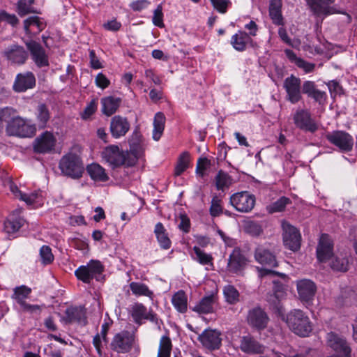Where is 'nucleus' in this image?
<instances>
[{
    "label": "nucleus",
    "instance_id": "nucleus-29",
    "mask_svg": "<svg viewBox=\"0 0 357 357\" xmlns=\"http://www.w3.org/2000/svg\"><path fill=\"white\" fill-rule=\"evenodd\" d=\"M121 102V98L119 97L107 96L102 98V112L108 116L112 115L116 112Z\"/></svg>",
    "mask_w": 357,
    "mask_h": 357
},
{
    "label": "nucleus",
    "instance_id": "nucleus-14",
    "mask_svg": "<svg viewBox=\"0 0 357 357\" xmlns=\"http://www.w3.org/2000/svg\"><path fill=\"white\" fill-rule=\"evenodd\" d=\"M56 139L54 135L45 131L38 135L33 143V148L35 153H49L54 150Z\"/></svg>",
    "mask_w": 357,
    "mask_h": 357
},
{
    "label": "nucleus",
    "instance_id": "nucleus-7",
    "mask_svg": "<svg viewBox=\"0 0 357 357\" xmlns=\"http://www.w3.org/2000/svg\"><path fill=\"white\" fill-rule=\"evenodd\" d=\"M103 271L104 266L100 261L91 260L86 266H80L76 269L75 275L78 280L89 284L93 278L98 280V276Z\"/></svg>",
    "mask_w": 357,
    "mask_h": 357
},
{
    "label": "nucleus",
    "instance_id": "nucleus-31",
    "mask_svg": "<svg viewBox=\"0 0 357 357\" xmlns=\"http://www.w3.org/2000/svg\"><path fill=\"white\" fill-rule=\"evenodd\" d=\"M154 234L162 249L168 250L171 248L172 242L166 229L161 222H158L154 229Z\"/></svg>",
    "mask_w": 357,
    "mask_h": 357
},
{
    "label": "nucleus",
    "instance_id": "nucleus-37",
    "mask_svg": "<svg viewBox=\"0 0 357 357\" xmlns=\"http://www.w3.org/2000/svg\"><path fill=\"white\" fill-rule=\"evenodd\" d=\"M165 116L163 113L155 114L153 120V138L158 141L160 139L165 128Z\"/></svg>",
    "mask_w": 357,
    "mask_h": 357
},
{
    "label": "nucleus",
    "instance_id": "nucleus-26",
    "mask_svg": "<svg viewBox=\"0 0 357 357\" xmlns=\"http://www.w3.org/2000/svg\"><path fill=\"white\" fill-rule=\"evenodd\" d=\"M335 0H307L313 14L317 16H326L332 13L330 5Z\"/></svg>",
    "mask_w": 357,
    "mask_h": 357
},
{
    "label": "nucleus",
    "instance_id": "nucleus-15",
    "mask_svg": "<svg viewBox=\"0 0 357 357\" xmlns=\"http://www.w3.org/2000/svg\"><path fill=\"white\" fill-rule=\"evenodd\" d=\"M198 340L206 349L211 351L217 350L222 345L221 333L215 329L208 328L199 335Z\"/></svg>",
    "mask_w": 357,
    "mask_h": 357
},
{
    "label": "nucleus",
    "instance_id": "nucleus-20",
    "mask_svg": "<svg viewBox=\"0 0 357 357\" xmlns=\"http://www.w3.org/2000/svg\"><path fill=\"white\" fill-rule=\"evenodd\" d=\"M247 259L239 248H235L230 254L227 268L231 273L238 274L247 265Z\"/></svg>",
    "mask_w": 357,
    "mask_h": 357
},
{
    "label": "nucleus",
    "instance_id": "nucleus-46",
    "mask_svg": "<svg viewBox=\"0 0 357 357\" xmlns=\"http://www.w3.org/2000/svg\"><path fill=\"white\" fill-rule=\"evenodd\" d=\"M290 203V199L285 197H282L277 201L267 206V210L270 213L281 212L284 210L286 206Z\"/></svg>",
    "mask_w": 357,
    "mask_h": 357
},
{
    "label": "nucleus",
    "instance_id": "nucleus-19",
    "mask_svg": "<svg viewBox=\"0 0 357 357\" xmlns=\"http://www.w3.org/2000/svg\"><path fill=\"white\" fill-rule=\"evenodd\" d=\"M255 259L258 263L270 267H277L278 265L275 255L271 251L270 246L266 244L256 248Z\"/></svg>",
    "mask_w": 357,
    "mask_h": 357
},
{
    "label": "nucleus",
    "instance_id": "nucleus-35",
    "mask_svg": "<svg viewBox=\"0 0 357 357\" xmlns=\"http://www.w3.org/2000/svg\"><path fill=\"white\" fill-rule=\"evenodd\" d=\"M269 15L273 23L283 25V17L281 13V4L278 0H271L269 5Z\"/></svg>",
    "mask_w": 357,
    "mask_h": 357
},
{
    "label": "nucleus",
    "instance_id": "nucleus-42",
    "mask_svg": "<svg viewBox=\"0 0 357 357\" xmlns=\"http://www.w3.org/2000/svg\"><path fill=\"white\" fill-rule=\"evenodd\" d=\"M331 267L334 271L345 272L349 268V259L347 256H337L332 259Z\"/></svg>",
    "mask_w": 357,
    "mask_h": 357
},
{
    "label": "nucleus",
    "instance_id": "nucleus-52",
    "mask_svg": "<svg viewBox=\"0 0 357 357\" xmlns=\"http://www.w3.org/2000/svg\"><path fill=\"white\" fill-rule=\"evenodd\" d=\"M308 98L313 99L319 105H323L326 103L327 100V94L325 91H322L317 89V87L307 96Z\"/></svg>",
    "mask_w": 357,
    "mask_h": 357
},
{
    "label": "nucleus",
    "instance_id": "nucleus-50",
    "mask_svg": "<svg viewBox=\"0 0 357 357\" xmlns=\"http://www.w3.org/2000/svg\"><path fill=\"white\" fill-rule=\"evenodd\" d=\"M194 252L196 255V259L202 265L212 264L213 257L211 255L206 254L199 247L193 248Z\"/></svg>",
    "mask_w": 357,
    "mask_h": 357
},
{
    "label": "nucleus",
    "instance_id": "nucleus-10",
    "mask_svg": "<svg viewBox=\"0 0 357 357\" xmlns=\"http://www.w3.org/2000/svg\"><path fill=\"white\" fill-rule=\"evenodd\" d=\"M326 138L330 143L338 147L342 151L348 152L353 148V137L344 131L335 130L328 132L326 135Z\"/></svg>",
    "mask_w": 357,
    "mask_h": 357
},
{
    "label": "nucleus",
    "instance_id": "nucleus-49",
    "mask_svg": "<svg viewBox=\"0 0 357 357\" xmlns=\"http://www.w3.org/2000/svg\"><path fill=\"white\" fill-rule=\"evenodd\" d=\"M223 212V207L222 206V200L217 196H214L211 202L209 208L210 215L212 217L220 216Z\"/></svg>",
    "mask_w": 357,
    "mask_h": 357
},
{
    "label": "nucleus",
    "instance_id": "nucleus-55",
    "mask_svg": "<svg viewBox=\"0 0 357 357\" xmlns=\"http://www.w3.org/2000/svg\"><path fill=\"white\" fill-rule=\"evenodd\" d=\"M130 153L128 152L126 158L127 159H135V164L137 158L141 155L142 148L138 143H132L130 144Z\"/></svg>",
    "mask_w": 357,
    "mask_h": 357
},
{
    "label": "nucleus",
    "instance_id": "nucleus-9",
    "mask_svg": "<svg viewBox=\"0 0 357 357\" xmlns=\"http://www.w3.org/2000/svg\"><path fill=\"white\" fill-rule=\"evenodd\" d=\"M284 245L292 251H297L301 247V236L299 231L287 222H282Z\"/></svg>",
    "mask_w": 357,
    "mask_h": 357
},
{
    "label": "nucleus",
    "instance_id": "nucleus-13",
    "mask_svg": "<svg viewBox=\"0 0 357 357\" xmlns=\"http://www.w3.org/2000/svg\"><path fill=\"white\" fill-rule=\"evenodd\" d=\"M230 203L237 211L248 213L254 208L255 197L248 192H237L230 197Z\"/></svg>",
    "mask_w": 357,
    "mask_h": 357
},
{
    "label": "nucleus",
    "instance_id": "nucleus-38",
    "mask_svg": "<svg viewBox=\"0 0 357 357\" xmlns=\"http://www.w3.org/2000/svg\"><path fill=\"white\" fill-rule=\"evenodd\" d=\"M31 292V288L25 285H21L16 287L13 289V294L11 297L21 306L23 303H26L25 299L29 297Z\"/></svg>",
    "mask_w": 357,
    "mask_h": 357
},
{
    "label": "nucleus",
    "instance_id": "nucleus-6",
    "mask_svg": "<svg viewBox=\"0 0 357 357\" xmlns=\"http://www.w3.org/2000/svg\"><path fill=\"white\" fill-rule=\"evenodd\" d=\"M34 125H29L25 120L17 115L13 116L8 124L6 125V132L8 135L21 137H30L36 132Z\"/></svg>",
    "mask_w": 357,
    "mask_h": 357
},
{
    "label": "nucleus",
    "instance_id": "nucleus-27",
    "mask_svg": "<svg viewBox=\"0 0 357 357\" xmlns=\"http://www.w3.org/2000/svg\"><path fill=\"white\" fill-rule=\"evenodd\" d=\"M63 320L66 323L77 322L81 325H86L87 323L86 313L84 307H70L65 311Z\"/></svg>",
    "mask_w": 357,
    "mask_h": 357
},
{
    "label": "nucleus",
    "instance_id": "nucleus-17",
    "mask_svg": "<svg viewBox=\"0 0 357 357\" xmlns=\"http://www.w3.org/2000/svg\"><path fill=\"white\" fill-rule=\"evenodd\" d=\"M328 346L342 357H350L351 349L345 338L333 332L327 335Z\"/></svg>",
    "mask_w": 357,
    "mask_h": 357
},
{
    "label": "nucleus",
    "instance_id": "nucleus-25",
    "mask_svg": "<svg viewBox=\"0 0 357 357\" xmlns=\"http://www.w3.org/2000/svg\"><path fill=\"white\" fill-rule=\"evenodd\" d=\"M4 54L10 62L19 65L24 63L28 58V53L25 49L17 45L8 47Z\"/></svg>",
    "mask_w": 357,
    "mask_h": 357
},
{
    "label": "nucleus",
    "instance_id": "nucleus-57",
    "mask_svg": "<svg viewBox=\"0 0 357 357\" xmlns=\"http://www.w3.org/2000/svg\"><path fill=\"white\" fill-rule=\"evenodd\" d=\"M0 20L6 21L13 26H16L19 23V20L15 15L9 14L4 10L0 12Z\"/></svg>",
    "mask_w": 357,
    "mask_h": 357
},
{
    "label": "nucleus",
    "instance_id": "nucleus-8",
    "mask_svg": "<svg viewBox=\"0 0 357 357\" xmlns=\"http://www.w3.org/2000/svg\"><path fill=\"white\" fill-rule=\"evenodd\" d=\"M283 87L287 93L286 99L292 104L302 99V85L300 78L291 75L284 79Z\"/></svg>",
    "mask_w": 357,
    "mask_h": 357
},
{
    "label": "nucleus",
    "instance_id": "nucleus-63",
    "mask_svg": "<svg viewBox=\"0 0 357 357\" xmlns=\"http://www.w3.org/2000/svg\"><path fill=\"white\" fill-rule=\"evenodd\" d=\"M149 3L147 0H137L132 2L130 6L134 11H141L146 8Z\"/></svg>",
    "mask_w": 357,
    "mask_h": 357
},
{
    "label": "nucleus",
    "instance_id": "nucleus-39",
    "mask_svg": "<svg viewBox=\"0 0 357 357\" xmlns=\"http://www.w3.org/2000/svg\"><path fill=\"white\" fill-rule=\"evenodd\" d=\"M172 349V344L170 337L163 335L160 340L157 357H170Z\"/></svg>",
    "mask_w": 357,
    "mask_h": 357
},
{
    "label": "nucleus",
    "instance_id": "nucleus-64",
    "mask_svg": "<svg viewBox=\"0 0 357 357\" xmlns=\"http://www.w3.org/2000/svg\"><path fill=\"white\" fill-rule=\"evenodd\" d=\"M180 223L178 228L185 233H188L190 228V221L187 215L181 214L180 215Z\"/></svg>",
    "mask_w": 357,
    "mask_h": 357
},
{
    "label": "nucleus",
    "instance_id": "nucleus-61",
    "mask_svg": "<svg viewBox=\"0 0 357 357\" xmlns=\"http://www.w3.org/2000/svg\"><path fill=\"white\" fill-rule=\"evenodd\" d=\"M22 310L24 312H29L33 314H40L41 312V307L38 305H31L26 302L23 303L21 306Z\"/></svg>",
    "mask_w": 357,
    "mask_h": 357
},
{
    "label": "nucleus",
    "instance_id": "nucleus-24",
    "mask_svg": "<svg viewBox=\"0 0 357 357\" xmlns=\"http://www.w3.org/2000/svg\"><path fill=\"white\" fill-rule=\"evenodd\" d=\"M333 244L328 234L321 236L317 248V257L319 261L324 262L333 255Z\"/></svg>",
    "mask_w": 357,
    "mask_h": 357
},
{
    "label": "nucleus",
    "instance_id": "nucleus-41",
    "mask_svg": "<svg viewBox=\"0 0 357 357\" xmlns=\"http://www.w3.org/2000/svg\"><path fill=\"white\" fill-rule=\"evenodd\" d=\"M37 119L40 128H45L50 120V113L45 104H40L37 107Z\"/></svg>",
    "mask_w": 357,
    "mask_h": 357
},
{
    "label": "nucleus",
    "instance_id": "nucleus-48",
    "mask_svg": "<svg viewBox=\"0 0 357 357\" xmlns=\"http://www.w3.org/2000/svg\"><path fill=\"white\" fill-rule=\"evenodd\" d=\"M16 113V110L11 107H5L0 109V130L4 126L3 123L8 124Z\"/></svg>",
    "mask_w": 357,
    "mask_h": 357
},
{
    "label": "nucleus",
    "instance_id": "nucleus-43",
    "mask_svg": "<svg viewBox=\"0 0 357 357\" xmlns=\"http://www.w3.org/2000/svg\"><path fill=\"white\" fill-rule=\"evenodd\" d=\"M232 183L231 177L226 172L220 170L215 176V185L218 190L228 188Z\"/></svg>",
    "mask_w": 357,
    "mask_h": 357
},
{
    "label": "nucleus",
    "instance_id": "nucleus-2",
    "mask_svg": "<svg viewBox=\"0 0 357 357\" xmlns=\"http://www.w3.org/2000/svg\"><path fill=\"white\" fill-rule=\"evenodd\" d=\"M59 169L63 175L73 179L81 178L84 170L81 158L74 153H68L61 158Z\"/></svg>",
    "mask_w": 357,
    "mask_h": 357
},
{
    "label": "nucleus",
    "instance_id": "nucleus-4",
    "mask_svg": "<svg viewBox=\"0 0 357 357\" xmlns=\"http://www.w3.org/2000/svg\"><path fill=\"white\" fill-rule=\"evenodd\" d=\"M128 152L121 151L118 146L111 145L102 151L101 155L112 168L122 165L131 167L135 165V159H127Z\"/></svg>",
    "mask_w": 357,
    "mask_h": 357
},
{
    "label": "nucleus",
    "instance_id": "nucleus-58",
    "mask_svg": "<svg viewBox=\"0 0 357 357\" xmlns=\"http://www.w3.org/2000/svg\"><path fill=\"white\" fill-rule=\"evenodd\" d=\"M213 7L220 13H225L227 6L230 3L227 0H210Z\"/></svg>",
    "mask_w": 357,
    "mask_h": 357
},
{
    "label": "nucleus",
    "instance_id": "nucleus-54",
    "mask_svg": "<svg viewBox=\"0 0 357 357\" xmlns=\"http://www.w3.org/2000/svg\"><path fill=\"white\" fill-rule=\"evenodd\" d=\"M97 105V101L92 100L81 113V117L84 120L89 119L90 116L96 112Z\"/></svg>",
    "mask_w": 357,
    "mask_h": 357
},
{
    "label": "nucleus",
    "instance_id": "nucleus-16",
    "mask_svg": "<svg viewBox=\"0 0 357 357\" xmlns=\"http://www.w3.org/2000/svg\"><path fill=\"white\" fill-rule=\"evenodd\" d=\"M247 321L252 328L261 331L267 327L269 317L261 307H255L248 311Z\"/></svg>",
    "mask_w": 357,
    "mask_h": 357
},
{
    "label": "nucleus",
    "instance_id": "nucleus-51",
    "mask_svg": "<svg viewBox=\"0 0 357 357\" xmlns=\"http://www.w3.org/2000/svg\"><path fill=\"white\" fill-rule=\"evenodd\" d=\"M40 257L43 264H50L54 260V255L51 248L47 245H43L40 249Z\"/></svg>",
    "mask_w": 357,
    "mask_h": 357
},
{
    "label": "nucleus",
    "instance_id": "nucleus-34",
    "mask_svg": "<svg viewBox=\"0 0 357 357\" xmlns=\"http://www.w3.org/2000/svg\"><path fill=\"white\" fill-rule=\"evenodd\" d=\"M172 303L178 312L185 313L187 311L188 297L183 291L175 293L172 298Z\"/></svg>",
    "mask_w": 357,
    "mask_h": 357
},
{
    "label": "nucleus",
    "instance_id": "nucleus-47",
    "mask_svg": "<svg viewBox=\"0 0 357 357\" xmlns=\"http://www.w3.org/2000/svg\"><path fill=\"white\" fill-rule=\"evenodd\" d=\"M34 3V0H20L17 2V12L18 15L23 17L27 14L34 13L32 4Z\"/></svg>",
    "mask_w": 357,
    "mask_h": 357
},
{
    "label": "nucleus",
    "instance_id": "nucleus-5",
    "mask_svg": "<svg viewBox=\"0 0 357 357\" xmlns=\"http://www.w3.org/2000/svg\"><path fill=\"white\" fill-rule=\"evenodd\" d=\"M130 314L134 322L138 325H142L144 320H149L160 330L161 325L163 324L162 321L158 317L155 313L152 310H148L147 308L140 303H135L130 306Z\"/></svg>",
    "mask_w": 357,
    "mask_h": 357
},
{
    "label": "nucleus",
    "instance_id": "nucleus-53",
    "mask_svg": "<svg viewBox=\"0 0 357 357\" xmlns=\"http://www.w3.org/2000/svg\"><path fill=\"white\" fill-rule=\"evenodd\" d=\"M331 98H334L337 95H341L343 89L340 83L336 80H331L327 84Z\"/></svg>",
    "mask_w": 357,
    "mask_h": 357
},
{
    "label": "nucleus",
    "instance_id": "nucleus-45",
    "mask_svg": "<svg viewBox=\"0 0 357 357\" xmlns=\"http://www.w3.org/2000/svg\"><path fill=\"white\" fill-rule=\"evenodd\" d=\"M223 293L227 302L230 304H235L239 301V292L232 285H227L224 287Z\"/></svg>",
    "mask_w": 357,
    "mask_h": 357
},
{
    "label": "nucleus",
    "instance_id": "nucleus-40",
    "mask_svg": "<svg viewBox=\"0 0 357 357\" xmlns=\"http://www.w3.org/2000/svg\"><path fill=\"white\" fill-rule=\"evenodd\" d=\"M190 153L188 151L182 153L178 158L177 164L175 167L174 174L178 176L183 173L189 167Z\"/></svg>",
    "mask_w": 357,
    "mask_h": 357
},
{
    "label": "nucleus",
    "instance_id": "nucleus-36",
    "mask_svg": "<svg viewBox=\"0 0 357 357\" xmlns=\"http://www.w3.org/2000/svg\"><path fill=\"white\" fill-rule=\"evenodd\" d=\"M24 222V219L11 215L4 222L3 229L7 234H14L23 226Z\"/></svg>",
    "mask_w": 357,
    "mask_h": 357
},
{
    "label": "nucleus",
    "instance_id": "nucleus-60",
    "mask_svg": "<svg viewBox=\"0 0 357 357\" xmlns=\"http://www.w3.org/2000/svg\"><path fill=\"white\" fill-rule=\"evenodd\" d=\"M39 195L40 193L38 192H33L31 194L20 193V199L25 202L27 204L31 205L38 202Z\"/></svg>",
    "mask_w": 357,
    "mask_h": 357
},
{
    "label": "nucleus",
    "instance_id": "nucleus-28",
    "mask_svg": "<svg viewBox=\"0 0 357 357\" xmlns=\"http://www.w3.org/2000/svg\"><path fill=\"white\" fill-rule=\"evenodd\" d=\"M46 27V24L38 16H31L24 21L25 33L30 36H36Z\"/></svg>",
    "mask_w": 357,
    "mask_h": 357
},
{
    "label": "nucleus",
    "instance_id": "nucleus-23",
    "mask_svg": "<svg viewBox=\"0 0 357 357\" xmlns=\"http://www.w3.org/2000/svg\"><path fill=\"white\" fill-rule=\"evenodd\" d=\"M36 77L33 73L26 72L17 75L13 84V90L15 92H24L33 89L36 86Z\"/></svg>",
    "mask_w": 357,
    "mask_h": 357
},
{
    "label": "nucleus",
    "instance_id": "nucleus-32",
    "mask_svg": "<svg viewBox=\"0 0 357 357\" xmlns=\"http://www.w3.org/2000/svg\"><path fill=\"white\" fill-rule=\"evenodd\" d=\"M86 171L91 179L95 181L105 182L109 179L105 169L97 163L89 165Z\"/></svg>",
    "mask_w": 357,
    "mask_h": 357
},
{
    "label": "nucleus",
    "instance_id": "nucleus-59",
    "mask_svg": "<svg viewBox=\"0 0 357 357\" xmlns=\"http://www.w3.org/2000/svg\"><path fill=\"white\" fill-rule=\"evenodd\" d=\"M96 86L102 89H105L110 84V81L102 73H99L95 79Z\"/></svg>",
    "mask_w": 357,
    "mask_h": 357
},
{
    "label": "nucleus",
    "instance_id": "nucleus-21",
    "mask_svg": "<svg viewBox=\"0 0 357 357\" xmlns=\"http://www.w3.org/2000/svg\"><path fill=\"white\" fill-rule=\"evenodd\" d=\"M130 127V125L127 118L116 115L111 119L109 130L112 136L118 139L125 136L129 131Z\"/></svg>",
    "mask_w": 357,
    "mask_h": 357
},
{
    "label": "nucleus",
    "instance_id": "nucleus-18",
    "mask_svg": "<svg viewBox=\"0 0 357 357\" xmlns=\"http://www.w3.org/2000/svg\"><path fill=\"white\" fill-rule=\"evenodd\" d=\"M296 288L300 300L302 302L312 301L317 291L315 283L309 279H302L296 282Z\"/></svg>",
    "mask_w": 357,
    "mask_h": 357
},
{
    "label": "nucleus",
    "instance_id": "nucleus-11",
    "mask_svg": "<svg viewBox=\"0 0 357 357\" xmlns=\"http://www.w3.org/2000/svg\"><path fill=\"white\" fill-rule=\"evenodd\" d=\"M26 46L30 52L31 59L37 67L43 68L49 66L48 55L39 43L30 40L26 42Z\"/></svg>",
    "mask_w": 357,
    "mask_h": 357
},
{
    "label": "nucleus",
    "instance_id": "nucleus-44",
    "mask_svg": "<svg viewBox=\"0 0 357 357\" xmlns=\"http://www.w3.org/2000/svg\"><path fill=\"white\" fill-rule=\"evenodd\" d=\"M130 288L132 294L136 296L151 297L153 295V292L143 283L132 282L130 284Z\"/></svg>",
    "mask_w": 357,
    "mask_h": 357
},
{
    "label": "nucleus",
    "instance_id": "nucleus-1",
    "mask_svg": "<svg viewBox=\"0 0 357 357\" xmlns=\"http://www.w3.org/2000/svg\"><path fill=\"white\" fill-rule=\"evenodd\" d=\"M286 322L289 328L299 336H307L312 329L308 317L301 310H294L289 312Z\"/></svg>",
    "mask_w": 357,
    "mask_h": 357
},
{
    "label": "nucleus",
    "instance_id": "nucleus-30",
    "mask_svg": "<svg viewBox=\"0 0 357 357\" xmlns=\"http://www.w3.org/2000/svg\"><path fill=\"white\" fill-rule=\"evenodd\" d=\"M252 40L245 31H239L231 36V45L238 52H243L246 50L247 45Z\"/></svg>",
    "mask_w": 357,
    "mask_h": 357
},
{
    "label": "nucleus",
    "instance_id": "nucleus-22",
    "mask_svg": "<svg viewBox=\"0 0 357 357\" xmlns=\"http://www.w3.org/2000/svg\"><path fill=\"white\" fill-rule=\"evenodd\" d=\"M241 350L248 354H264L266 347L250 335L243 336L240 341Z\"/></svg>",
    "mask_w": 357,
    "mask_h": 357
},
{
    "label": "nucleus",
    "instance_id": "nucleus-62",
    "mask_svg": "<svg viewBox=\"0 0 357 357\" xmlns=\"http://www.w3.org/2000/svg\"><path fill=\"white\" fill-rule=\"evenodd\" d=\"M246 231L252 236H259L262 230L261 226L254 222H250L246 225Z\"/></svg>",
    "mask_w": 357,
    "mask_h": 357
},
{
    "label": "nucleus",
    "instance_id": "nucleus-3",
    "mask_svg": "<svg viewBox=\"0 0 357 357\" xmlns=\"http://www.w3.org/2000/svg\"><path fill=\"white\" fill-rule=\"evenodd\" d=\"M137 344L135 334L128 331H122L116 333L110 344V349L118 354L130 353Z\"/></svg>",
    "mask_w": 357,
    "mask_h": 357
},
{
    "label": "nucleus",
    "instance_id": "nucleus-33",
    "mask_svg": "<svg viewBox=\"0 0 357 357\" xmlns=\"http://www.w3.org/2000/svg\"><path fill=\"white\" fill-rule=\"evenodd\" d=\"M213 296H205L192 307V310L199 314L211 313L213 311Z\"/></svg>",
    "mask_w": 357,
    "mask_h": 357
},
{
    "label": "nucleus",
    "instance_id": "nucleus-12",
    "mask_svg": "<svg viewBox=\"0 0 357 357\" xmlns=\"http://www.w3.org/2000/svg\"><path fill=\"white\" fill-rule=\"evenodd\" d=\"M293 120L298 128L305 132L313 133L318 129V126L307 109H298L293 116Z\"/></svg>",
    "mask_w": 357,
    "mask_h": 357
},
{
    "label": "nucleus",
    "instance_id": "nucleus-56",
    "mask_svg": "<svg viewBox=\"0 0 357 357\" xmlns=\"http://www.w3.org/2000/svg\"><path fill=\"white\" fill-rule=\"evenodd\" d=\"M152 21L153 24L158 27L162 28L164 26L162 8L161 5H158L155 9Z\"/></svg>",
    "mask_w": 357,
    "mask_h": 357
}]
</instances>
